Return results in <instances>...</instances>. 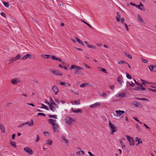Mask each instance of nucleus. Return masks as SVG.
Masks as SVG:
<instances>
[{
  "label": "nucleus",
  "mask_w": 156,
  "mask_h": 156,
  "mask_svg": "<svg viewBox=\"0 0 156 156\" xmlns=\"http://www.w3.org/2000/svg\"><path fill=\"white\" fill-rule=\"evenodd\" d=\"M48 122L52 125L53 133H59V126L57 123L56 120L51 119L48 120Z\"/></svg>",
  "instance_id": "nucleus-1"
},
{
  "label": "nucleus",
  "mask_w": 156,
  "mask_h": 156,
  "mask_svg": "<svg viewBox=\"0 0 156 156\" xmlns=\"http://www.w3.org/2000/svg\"><path fill=\"white\" fill-rule=\"evenodd\" d=\"M117 81L122 86L123 83V81L122 79V76H119L117 79Z\"/></svg>",
  "instance_id": "nucleus-12"
},
{
  "label": "nucleus",
  "mask_w": 156,
  "mask_h": 156,
  "mask_svg": "<svg viewBox=\"0 0 156 156\" xmlns=\"http://www.w3.org/2000/svg\"><path fill=\"white\" fill-rule=\"evenodd\" d=\"M135 140L136 142H137L136 144V146H138L139 144H142L143 143L141 139L140 138L136 137Z\"/></svg>",
  "instance_id": "nucleus-11"
},
{
  "label": "nucleus",
  "mask_w": 156,
  "mask_h": 156,
  "mask_svg": "<svg viewBox=\"0 0 156 156\" xmlns=\"http://www.w3.org/2000/svg\"><path fill=\"white\" fill-rule=\"evenodd\" d=\"M145 88L141 85H140V87H135L134 89V90H145Z\"/></svg>",
  "instance_id": "nucleus-22"
},
{
  "label": "nucleus",
  "mask_w": 156,
  "mask_h": 156,
  "mask_svg": "<svg viewBox=\"0 0 156 156\" xmlns=\"http://www.w3.org/2000/svg\"><path fill=\"white\" fill-rule=\"evenodd\" d=\"M25 124H27L30 126H32L34 125V121L32 119H31L30 121L26 122Z\"/></svg>",
  "instance_id": "nucleus-20"
},
{
  "label": "nucleus",
  "mask_w": 156,
  "mask_h": 156,
  "mask_svg": "<svg viewBox=\"0 0 156 156\" xmlns=\"http://www.w3.org/2000/svg\"><path fill=\"white\" fill-rule=\"evenodd\" d=\"M121 95L122 96V98H124L126 97V93L124 92H122L121 93Z\"/></svg>",
  "instance_id": "nucleus-32"
},
{
  "label": "nucleus",
  "mask_w": 156,
  "mask_h": 156,
  "mask_svg": "<svg viewBox=\"0 0 156 156\" xmlns=\"http://www.w3.org/2000/svg\"><path fill=\"white\" fill-rule=\"evenodd\" d=\"M37 58V57L34 55H31L30 54H27L23 56L22 58Z\"/></svg>",
  "instance_id": "nucleus-10"
},
{
  "label": "nucleus",
  "mask_w": 156,
  "mask_h": 156,
  "mask_svg": "<svg viewBox=\"0 0 156 156\" xmlns=\"http://www.w3.org/2000/svg\"><path fill=\"white\" fill-rule=\"evenodd\" d=\"M138 19L141 22H144L142 18L139 14L138 15Z\"/></svg>",
  "instance_id": "nucleus-29"
},
{
  "label": "nucleus",
  "mask_w": 156,
  "mask_h": 156,
  "mask_svg": "<svg viewBox=\"0 0 156 156\" xmlns=\"http://www.w3.org/2000/svg\"><path fill=\"white\" fill-rule=\"evenodd\" d=\"M82 112V110L80 109H78L76 111V112Z\"/></svg>",
  "instance_id": "nucleus-62"
},
{
  "label": "nucleus",
  "mask_w": 156,
  "mask_h": 156,
  "mask_svg": "<svg viewBox=\"0 0 156 156\" xmlns=\"http://www.w3.org/2000/svg\"><path fill=\"white\" fill-rule=\"evenodd\" d=\"M55 102L57 104H59V103H60L62 104H64L65 102L63 100L60 99L58 98H55Z\"/></svg>",
  "instance_id": "nucleus-15"
},
{
  "label": "nucleus",
  "mask_w": 156,
  "mask_h": 156,
  "mask_svg": "<svg viewBox=\"0 0 156 156\" xmlns=\"http://www.w3.org/2000/svg\"><path fill=\"white\" fill-rule=\"evenodd\" d=\"M16 136V135L15 134H13L12 135V138L13 140H14L15 138V136Z\"/></svg>",
  "instance_id": "nucleus-60"
},
{
  "label": "nucleus",
  "mask_w": 156,
  "mask_h": 156,
  "mask_svg": "<svg viewBox=\"0 0 156 156\" xmlns=\"http://www.w3.org/2000/svg\"><path fill=\"white\" fill-rule=\"evenodd\" d=\"M142 61L144 63H147L148 61L147 59H143Z\"/></svg>",
  "instance_id": "nucleus-50"
},
{
  "label": "nucleus",
  "mask_w": 156,
  "mask_h": 156,
  "mask_svg": "<svg viewBox=\"0 0 156 156\" xmlns=\"http://www.w3.org/2000/svg\"><path fill=\"white\" fill-rule=\"evenodd\" d=\"M50 71L51 72L57 76H61L63 75L62 73L58 70L51 69Z\"/></svg>",
  "instance_id": "nucleus-9"
},
{
  "label": "nucleus",
  "mask_w": 156,
  "mask_h": 156,
  "mask_svg": "<svg viewBox=\"0 0 156 156\" xmlns=\"http://www.w3.org/2000/svg\"><path fill=\"white\" fill-rule=\"evenodd\" d=\"M52 89L53 91H54L55 93V94L56 95L59 91L58 89V88L56 86H54L52 87Z\"/></svg>",
  "instance_id": "nucleus-21"
},
{
  "label": "nucleus",
  "mask_w": 156,
  "mask_h": 156,
  "mask_svg": "<svg viewBox=\"0 0 156 156\" xmlns=\"http://www.w3.org/2000/svg\"><path fill=\"white\" fill-rule=\"evenodd\" d=\"M10 145L12 146V147H16V143L15 142L12 141V140H10Z\"/></svg>",
  "instance_id": "nucleus-24"
},
{
  "label": "nucleus",
  "mask_w": 156,
  "mask_h": 156,
  "mask_svg": "<svg viewBox=\"0 0 156 156\" xmlns=\"http://www.w3.org/2000/svg\"><path fill=\"white\" fill-rule=\"evenodd\" d=\"M154 66H153L151 65L148 66V68L151 71H153L154 70Z\"/></svg>",
  "instance_id": "nucleus-31"
},
{
  "label": "nucleus",
  "mask_w": 156,
  "mask_h": 156,
  "mask_svg": "<svg viewBox=\"0 0 156 156\" xmlns=\"http://www.w3.org/2000/svg\"><path fill=\"white\" fill-rule=\"evenodd\" d=\"M117 16L116 17L117 20L119 22L120 21V14L118 12H117Z\"/></svg>",
  "instance_id": "nucleus-28"
},
{
  "label": "nucleus",
  "mask_w": 156,
  "mask_h": 156,
  "mask_svg": "<svg viewBox=\"0 0 156 156\" xmlns=\"http://www.w3.org/2000/svg\"><path fill=\"white\" fill-rule=\"evenodd\" d=\"M98 69L101 71H102L104 73H107V71H106V70L104 68H102V67H99L98 68Z\"/></svg>",
  "instance_id": "nucleus-26"
},
{
  "label": "nucleus",
  "mask_w": 156,
  "mask_h": 156,
  "mask_svg": "<svg viewBox=\"0 0 156 156\" xmlns=\"http://www.w3.org/2000/svg\"><path fill=\"white\" fill-rule=\"evenodd\" d=\"M49 117L50 118H52L55 119H57V116L55 115H49Z\"/></svg>",
  "instance_id": "nucleus-36"
},
{
  "label": "nucleus",
  "mask_w": 156,
  "mask_h": 156,
  "mask_svg": "<svg viewBox=\"0 0 156 156\" xmlns=\"http://www.w3.org/2000/svg\"><path fill=\"white\" fill-rule=\"evenodd\" d=\"M133 105L136 107L138 108L141 107V104L139 102L134 101L133 102Z\"/></svg>",
  "instance_id": "nucleus-19"
},
{
  "label": "nucleus",
  "mask_w": 156,
  "mask_h": 156,
  "mask_svg": "<svg viewBox=\"0 0 156 156\" xmlns=\"http://www.w3.org/2000/svg\"><path fill=\"white\" fill-rule=\"evenodd\" d=\"M126 137L130 146H133L135 144V142L133 137L128 135H126Z\"/></svg>",
  "instance_id": "nucleus-3"
},
{
  "label": "nucleus",
  "mask_w": 156,
  "mask_h": 156,
  "mask_svg": "<svg viewBox=\"0 0 156 156\" xmlns=\"http://www.w3.org/2000/svg\"><path fill=\"white\" fill-rule=\"evenodd\" d=\"M124 24L125 25V28L126 29V31H129V28H128V25H127L125 23H124Z\"/></svg>",
  "instance_id": "nucleus-42"
},
{
  "label": "nucleus",
  "mask_w": 156,
  "mask_h": 156,
  "mask_svg": "<svg viewBox=\"0 0 156 156\" xmlns=\"http://www.w3.org/2000/svg\"><path fill=\"white\" fill-rule=\"evenodd\" d=\"M66 83L63 82H61L60 83V84L62 85H64L65 86Z\"/></svg>",
  "instance_id": "nucleus-58"
},
{
  "label": "nucleus",
  "mask_w": 156,
  "mask_h": 156,
  "mask_svg": "<svg viewBox=\"0 0 156 156\" xmlns=\"http://www.w3.org/2000/svg\"><path fill=\"white\" fill-rule=\"evenodd\" d=\"M3 3L4 6L6 7H8L9 6V4L7 2H3Z\"/></svg>",
  "instance_id": "nucleus-40"
},
{
  "label": "nucleus",
  "mask_w": 156,
  "mask_h": 156,
  "mask_svg": "<svg viewBox=\"0 0 156 156\" xmlns=\"http://www.w3.org/2000/svg\"><path fill=\"white\" fill-rule=\"evenodd\" d=\"M0 129L2 133H4L5 132V128L3 124H1L0 125Z\"/></svg>",
  "instance_id": "nucleus-14"
},
{
  "label": "nucleus",
  "mask_w": 156,
  "mask_h": 156,
  "mask_svg": "<svg viewBox=\"0 0 156 156\" xmlns=\"http://www.w3.org/2000/svg\"><path fill=\"white\" fill-rule=\"evenodd\" d=\"M70 86V84L68 83H66L65 84V87H69Z\"/></svg>",
  "instance_id": "nucleus-46"
},
{
  "label": "nucleus",
  "mask_w": 156,
  "mask_h": 156,
  "mask_svg": "<svg viewBox=\"0 0 156 156\" xmlns=\"http://www.w3.org/2000/svg\"><path fill=\"white\" fill-rule=\"evenodd\" d=\"M115 116L117 117H120L123 114L125 113L124 111L118 110L115 111Z\"/></svg>",
  "instance_id": "nucleus-7"
},
{
  "label": "nucleus",
  "mask_w": 156,
  "mask_h": 156,
  "mask_svg": "<svg viewBox=\"0 0 156 156\" xmlns=\"http://www.w3.org/2000/svg\"><path fill=\"white\" fill-rule=\"evenodd\" d=\"M53 141L52 140L49 139L46 141V144L47 145H51L52 144Z\"/></svg>",
  "instance_id": "nucleus-25"
},
{
  "label": "nucleus",
  "mask_w": 156,
  "mask_h": 156,
  "mask_svg": "<svg viewBox=\"0 0 156 156\" xmlns=\"http://www.w3.org/2000/svg\"><path fill=\"white\" fill-rule=\"evenodd\" d=\"M125 55L126 56L129 58H132V57L127 53H125Z\"/></svg>",
  "instance_id": "nucleus-35"
},
{
  "label": "nucleus",
  "mask_w": 156,
  "mask_h": 156,
  "mask_svg": "<svg viewBox=\"0 0 156 156\" xmlns=\"http://www.w3.org/2000/svg\"><path fill=\"white\" fill-rule=\"evenodd\" d=\"M88 84L87 83H82L80 85V87H83L86 86Z\"/></svg>",
  "instance_id": "nucleus-41"
},
{
  "label": "nucleus",
  "mask_w": 156,
  "mask_h": 156,
  "mask_svg": "<svg viewBox=\"0 0 156 156\" xmlns=\"http://www.w3.org/2000/svg\"><path fill=\"white\" fill-rule=\"evenodd\" d=\"M21 57L20 56V54H18L17 56H16L15 57V58H20Z\"/></svg>",
  "instance_id": "nucleus-53"
},
{
  "label": "nucleus",
  "mask_w": 156,
  "mask_h": 156,
  "mask_svg": "<svg viewBox=\"0 0 156 156\" xmlns=\"http://www.w3.org/2000/svg\"><path fill=\"white\" fill-rule=\"evenodd\" d=\"M124 21H125V20H124V18H122V19H121V22L122 23L124 24L125 23Z\"/></svg>",
  "instance_id": "nucleus-49"
},
{
  "label": "nucleus",
  "mask_w": 156,
  "mask_h": 156,
  "mask_svg": "<svg viewBox=\"0 0 156 156\" xmlns=\"http://www.w3.org/2000/svg\"><path fill=\"white\" fill-rule=\"evenodd\" d=\"M24 151L30 155H33L34 152L32 150L30 147H26L24 148Z\"/></svg>",
  "instance_id": "nucleus-4"
},
{
  "label": "nucleus",
  "mask_w": 156,
  "mask_h": 156,
  "mask_svg": "<svg viewBox=\"0 0 156 156\" xmlns=\"http://www.w3.org/2000/svg\"><path fill=\"white\" fill-rule=\"evenodd\" d=\"M71 40L74 43H76V40L73 38H71Z\"/></svg>",
  "instance_id": "nucleus-63"
},
{
  "label": "nucleus",
  "mask_w": 156,
  "mask_h": 156,
  "mask_svg": "<svg viewBox=\"0 0 156 156\" xmlns=\"http://www.w3.org/2000/svg\"><path fill=\"white\" fill-rule=\"evenodd\" d=\"M38 115H41L44 116H45V115L43 113H38Z\"/></svg>",
  "instance_id": "nucleus-54"
},
{
  "label": "nucleus",
  "mask_w": 156,
  "mask_h": 156,
  "mask_svg": "<svg viewBox=\"0 0 156 156\" xmlns=\"http://www.w3.org/2000/svg\"><path fill=\"white\" fill-rule=\"evenodd\" d=\"M64 121L65 123L68 125H70L75 122L74 119L68 116L65 117L64 119Z\"/></svg>",
  "instance_id": "nucleus-2"
},
{
  "label": "nucleus",
  "mask_w": 156,
  "mask_h": 156,
  "mask_svg": "<svg viewBox=\"0 0 156 156\" xmlns=\"http://www.w3.org/2000/svg\"><path fill=\"white\" fill-rule=\"evenodd\" d=\"M126 63V62L123 60H121L118 62V64L119 65H122Z\"/></svg>",
  "instance_id": "nucleus-37"
},
{
  "label": "nucleus",
  "mask_w": 156,
  "mask_h": 156,
  "mask_svg": "<svg viewBox=\"0 0 156 156\" xmlns=\"http://www.w3.org/2000/svg\"><path fill=\"white\" fill-rule=\"evenodd\" d=\"M18 82L19 81L17 79H13L11 80V83L13 85H17Z\"/></svg>",
  "instance_id": "nucleus-16"
},
{
  "label": "nucleus",
  "mask_w": 156,
  "mask_h": 156,
  "mask_svg": "<svg viewBox=\"0 0 156 156\" xmlns=\"http://www.w3.org/2000/svg\"><path fill=\"white\" fill-rule=\"evenodd\" d=\"M77 69V70H78L80 69H82L81 68L78 67L76 65H72L71 66V67L69 68L70 70H71L72 69Z\"/></svg>",
  "instance_id": "nucleus-13"
},
{
  "label": "nucleus",
  "mask_w": 156,
  "mask_h": 156,
  "mask_svg": "<svg viewBox=\"0 0 156 156\" xmlns=\"http://www.w3.org/2000/svg\"><path fill=\"white\" fill-rule=\"evenodd\" d=\"M39 137L38 135H37L36 140V141H35L36 142H38V141H39Z\"/></svg>",
  "instance_id": "nucleus-44"
},
{
  "label": "nucleus",
  "mask_w": 156,
  "mask_h": 156,
  "mask_svg": "<svg viewBox=\"0 0 156 156\" xmlns=\"http://www.w3.org/2000/svg\"><path fill=\"white\" fill-rule=\"evenodd\" d=\"M25 124V123H23L22 124H21L19 125V127H21Z\"/></svg>",
  "instance_id": "nucleus-61"
},
{
  "label": "nucleus",
  "mask_w": 156,
  "mask_h": 156,
  "mask_svg": "<svg viewBox=\"0 0 156 156\" xmlns=\"http://www.w3.org/2000/svg\"><path fill=\"white\" fill-rule=\"evenodd\" d=\"M115 96L117 97L118 98H122V96L121 95V93H120L119 94V93L117 94H116Z\"/></svg>",
  "instance_id": "nucleus-38"
},
{
  "label": "nucleus",
  "mask_w": 156,
  "mask_h": 156,
  "mask_svg": "<svg viewBox=\"0 0 156 156\" xmlns=\"http://www.w3.org/2000/svg\"><path fill=\"white\" fill-rule=\"evenodd\" d=\"M101 95L102 97L106 98L107 96V94L103 92L101 94Z\"/></svg>",
  "instance_id": "nucleus-34"
},
{
  "label": "nucleus",
  "mask_w": 156,
  "mask_h": 156,
  "mask_svg": "<svg viewBox=\"0 0 156 156\" xmlns=\"http://www.w3.org/2000/svg\"><path fill=\"white\" fill-rule=\"evenodd\" d=\"M136 7L138 8L139 9H140L141 10H143V9L140 7V5H136Z\"/></svg>",
  "instance_id": "nucleus-52"
},
{
  "label": "nucleus",
  "mask_w": 156,
  "mask_h": 156,
  "mask_svg": "<svg viewBox=\"0 0 156 156\" xmlns=\"http://www.w3.org/2000/svg\"><path fill=\"white\" fill-rule=\"evenodd\" d=\"M43 134L46 136H48L50 135V133L49 132L45 131L43 133Z\"/></svg>",
  "instance_id": "nucleus-30"
},
{
  "label": "nucleus",
  "mask_w": 156,
  "mask_h": 156,
  "mask_svg": "<svg viewBox=\"0 0 156 156\" xmlns=\"http://www.w3.org/2000/svg\"><path fill=\"white\" fill-rule=\"evenodd\" d=\"M87 46L88 47L90 48H94V49L95 48V47L92 45L87 44Z\"/></svg>",
  "instance_id": "nucleus-43"
},
{
  "label": "nucleus",
  "mask_w": 156,
  "mask_h": 156,
  "mask_svg": "<svg viewBox=\"0 0 156 156\" xmlns=\"http://www.w3.org/2000/svg\"><path fill=\"white\" fill-rule=\"evenodd\" d=\"M47 103L50 105V109L53 111L58 108V105L55 102H52L51 105L48 102H47Z\"/></svg>",
  "instance_id": "nucleus-6"
},
{
  "label": "nucleus",
  "mask_w": 156,
  "mask_h": 156,
  "mask_svg": "<svg viewBox=\"0 0 156 156\" xmlns=\"http://www.w3.org/2000/svg\"><path fill=\"white\" fill-rule=\"evenodd\" d=\"M15 61V60H14V59H9V61H8V62L9 63H10L11 62H13Z\"/></svg>",
  "instance_id": "nucleus-51"
},
{
  "label": "nucleus",
  "mask_w": 156,
  "mask_h": 156,
  "mask_svg": "<svg viewBox=\"0 0 156 156\" xmlns=\"http://www.w3.org/2000/svg\"><path fill=\"white\" fill-rule=\"evenodd\" d=\"M128 83H129V85L132 87H133L134 86V83L137 85L139 84L135 80H134L133 81H131L130 82H127Z\"/></svg>",
  "instance_id": "nucleus-18"
},
{
  "label": "nucleus",
  "mask_w": 156,
  "mask_h": 156,
  "mask_svg": "<svg viewBox=\"0 0 156 156\" xmlns=\"http://www.w3.org/2000/svg\"><path fill=\"white\" fill-rule=\"evenodd\" d=\"M76 154L78 156H81L84 155L85 153L83 151L80 150L79 151H77L76 152Z\"/></svg>",
  "instance_id": "nucleus-23"
},
{
  "label": "nucleus",
  "mask_w": 156,
  "mask_h": 156,
  "mask_svg": "<svg viewBox=\"0 0 156 156\" xmlns=\"http://www.w3.org/2000/svg\"><path fill=\"white\" fill-rule=\"evenodd\" d=\"M41 105H42V106L41 107V108H44V109H47V110H48V108L45 105H44L43 104H42Z\"/></svg>",
  "instance_id": "nucleus-33"
},
{
  "label": "nucleus",
  "mask_w": 156,
  "mask_h": 156,
  "mask_svg": "<svg viewBox=\"0 0 156 156\" xmlns=\"http://www.w3.org/2000/svg\"><path fill=\"white\" fill-rule=\"evenodd\" d=\"M109 125L111 131V134H113L114 132L116 131L117 127L111 123L110 121L109 122Z\"/></svg>",
  "instance_id": "nucleus-5"
},
{
  "label": "nucleus",
  "mask_w": 156,
  "mask_h": 156,
  "mask_svg": "<svg viewBox=\"0 0 156 156\" xmlns=\"http://www.w3.org/2000/svg\"><path fill=\"white\" fill-rule=\"evenodd\" d=\"M149 83L147 81H144L143 83V84H145L147 83Z\"/></svg>",
  "instance_id": "nucleus-64"
},
{
  "label": "nucleus",
  "mask_w": 156,
  "mask_h": 156,
  "mask_svg": "<svg viewBox=\"0 0 156 156\" xmlns=\"http://www.w3.org/2000/svg\"><path fill=\"white\" fill-rule=\"evenodd\" d=\"M95 105H94V104H93L91 105L90 106V108H95Z\"/></svg>",
  "instance_id": "nucleus-47"
},
{
  "label": "nucleus",
  "mask_w": 156,
  "mask_h": 156,
  "mask_svg": "<svg viewBox=\"0 0 156 156\" xmlns=\"http://www.w3.org/2000/svg\"><path fill=\"white\" fill-rule=\"evenodd\" d=\"M88 154H89L90 156H94L93 154L90 152H88Z\"/></svg>",
  "instance_id": "nucleus-59"
},
{
  "label": "nucleus",
  "mask_w": 156,
  "mask_h": 156,
  "mask_svg": "<svg viewBox=\"0 0 156 156\" xmlns=\"http://www.w3.org/2000/svg\"><path fill=\"white\" fill-rule=\"evenodd\" d=\"M109 87L112 89H113L115 88V86L114 85H111L109 86Z\"/></svg>",
  "instance_id": "nucleus-55"
},
{
  "label": "nucleus",
  "mask_w": 156,
  "mask_h": 156,
  "mask_svg": "<svg viewBox=\"0 0 156 156\" xmlns=\"http://www.w3.org/2000/svg\"><path fill=\"white\" fill-rule=\"evenodd\" d=\"M150 91H152L154 92H156V89H152L150 88H148V89Z\"/></svg>",
  "instance_id": "nucleus-56"
},
{
  "label": "nucleus",
  "mask_w": 156,
  "mask_h": 156,
  "mask_svg": "<svg viewBox=\"0 0 156 156\" xmlns=\"http://www.w3.org/2000/svg\"><path fill=\"white\" fill-rule=\"evenodd\" d=\"M81 21H82L84 23H85L86 24H87L88 26L90 28H92V27L89 24H88V23H86V22H85V21L82 20H81Z\"/></svg>",
  "instance_id": "nucleus-45"
},
{
  "label": "nucleus",
  "mask_w": 156,
  "mask_h": 156,
  "mask_svg": "<svg viewBox=\"0 0 156 156\" xmlns=\"http://www.w3.org/2000/svg\"><path fill=\"white\" fill-rule=\"evenodd\" d=\"M41 56V58H56L55 56L54 55L51 56V55H42Z\"/></svg>",
  "instance_id": "nucleus-8"
},
{
  "label": "nucleus",
  "mask_w": 156,
  "mask_h": 156,
  "mask_svg": "<svg viewBox=\"0 0 156 156\" xmlns=\"http://www.w3.org/2000/svg\"><path fill=\"white\" fill-rule=\"evenodd\" d=\"M71 103L74 105H79L80 103V100H75L71 102Z\"/></svg>",
  "instance_id": "nucleus-17"
},
{
  "label": "nucleus",
  "mask_w": 156,
  "mask_h": 156,
  "mask_svg": "<svg viewBox=\"0 0 156 156\" xmlns=\"http://www.w3.org/2000/svg\"><path fill=\"white\" fill-rule=\"evenodd\" d=\"M126 77L129 79H131V77L130 75H129L128 73H126Z\"/></svg>",
  "instance_id": "nucleus-48"
},
{
  "label": "nucleus",
  "mask_w": 156,
  "mask_h": 156,
  "mask_svg": "<svg viewBox=\"0 0 156 156\" xmlns=\"http://www.w3.org/2000/svg\"><path fill=\"white\" fill-rule=\"evenodd\" d=\"M95 107H99L100 105V104L98 102H97L94 103Z\"/></svg>",
  "instance_id": "nucleus-39"
},
{
  "label": "nucleus",
  "mask_w": 156,
  "mask_h": 156,
  "mask_svg": "<svg viewBox=\"0 0 156 156\" xmlns=\"http://www.w3.org/2000/svg\"><path fill=\"white\" fill-rule=\"evenodd\" d=\"M75 38L76 40L78 42H79L80 44L82 45H84L83 42L81 40H80L78 38L75 37Z\"/></svg>",
  "instance_id": "nucleus-27"
},
{
  "label": "nucleus",
  "mask_w": 156,
  "mask_h": 156,
  "mask_svg": "<svg viewBox=\"0 0 156 156\" xmlns=\"http://www.w3.org/2000/svg\"><path fill=\"white\" fill-rule=\"evenodd\" d=\"M1 15L5 17H6V14L3 12L1 13Z\"/></svg>",
  "instance_id": "nucleus-57"
}]
</instances>
